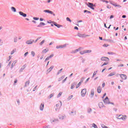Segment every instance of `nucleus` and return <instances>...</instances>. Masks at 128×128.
<instances>
[{
    "label": "nucleus",
    "instance_id": "obj_1",
    "mask_svg": "<svg viewBox=\"0 0 128 128\" xmlns=\"http://www.w3.org/2000/svg\"><path fill=\"white\" fill-rule=\"evenodd\" d=\"M88 8H91V10H94V6H96V5L92 3L88 2Z\"/></svg>",
    "mask_w": 128,
    "mask_h": 128
},
{
    "label": "nucleus",
    "instance_id": "obj_2",
    "mask_svg": "<svg viewBox=\"0 0 128 128\" xmlns=\"http://www.w3.org/2000/svg\"><path fill=\"white\" fill-rule=\"evenodd\" d=\"M86 94V88L82 89L81 91V96L84 97Z\"/></svg>",
    "mask_w": 128,
    "mask_h": 128
},
{
    "label": "nucleus",
    "instance_id": "obj_3",
    "mask_svg": "<svg viewBox=\"0 0 128 128\" xmlns=\"http://www.w3.org/2000/svg\"><path fill=\"white\" fill-rule=\"evenodd\" d=\"M104 104H108L110 102V99H108V97H106V98L104 100Z\"/></svg>",
    "mask_w": 128,
    "mask_h": 128
},
{
    "label": "nucleus",
    "instance_id": "obj_4",
    "mask_svg": "<svg viewBox=\"0 0 128 128\" xmlns=\"http://www.w3.org/2000/svg\"><path fill=\"white\" fill-rule=\"evenodd\" d=\"M100 60L102 62H108V60H110V58L108 57L103 56L101 58Z\"/></svg>",
    "mask_w": 128,
    "mask_h": 128
},
{
    "label": "nucleus",
    "instance_id": "obj_5",
    "mask_svg": "<svg viewBox=\"0 0 128 128\" xmlns=\"http://www.w3.org/2000/svg\"><path fill=\"white\" fill-rule=\"evenodd\" d=\"M68 45V44H64L63 45H60L59 46H56V48H66V46Z\"/></svg>",
    "mask_w": 128,
    "mask_h": 128
},
{
    "label": "nucleus",
    "instance_id": "obj_6",
    "mask_svg": "<svg viewBox=\"0 0 128 128\" xmlns=\"http://www.w3.org/2000/svg\"><path fill=\"white\" fill-rule=\"evenodd\" d=\"M120 78H121L122 80H126V78H128L126 76V75L124 74H120Z\"/></svg>",
    "mask_w": 128,
    "mask_h": 128
},
{
    "label": "nucleus",
    "instance_id": "obj_7",
    "mask_svg": "<svg viewBox=\"0 0 128 128\" xmlns=\"http://www.w3.org/2000/svg\"><path fill=\"white\" fill-rule=\"evenodd\" d=\"M18 12H19V14L22 16L23 18H26V14L24 13V12H22V11H20Z\"/></svg>",
    "mask_w": 128,
    "mask_h": 128
},
{
    "label": "nucleus",
    "instance_id": "obj_8",
    "mask_svg": "<svg viewBox=\"0 0 128 128\" xmlns=\"http://www.w3.org/2000/svg\"><path fill=\"white\" fill-rule=\"evenodd\" d=\"M34 42V40H28L26 42V44H32V42Z\"/></svg>",
    "mask_w": 128,
    "mask_h": 128
},
{
    "label": "nucleus",
    "instance_id": "obj_9",
    "mask_svg": "<svg viewBox=\"0 0 128 128\" xmlns=\"http://www.w3.org/2000/svg\"><path fill=\"white\" fill-rule=\"evenodd\" d=\"M54 26H56L58 28H62V26L56 24V22H54L53 23Z\"/></svg>",
    "mask_w": 128,
    "mask_h": 128
},
{
    "label": "nucleus",
    "instance_id": "obj_10",
    "mask_svg": "<svg viewBox=\"0 0 128 128\" xmlns=\"http://www.w3.org/2000/svg\"><path fill=\"white\" fill-rule=\"evenodd\" d=\"M98 106L100 108H102L104 106V103L102 102H100L98 104Z\"/></svg>",
    "mask_w": 128,
    "mask_h": 128
},
{
    "label": "nucleus",
    "instance_id": "obj_11",
    "mask_svg": "<svg viewBox=\"0 0 128 128\" xmlns=\"http://www.w3.org/2000/svg\"><path fill=\"white\" fill-rule=\"evenodd\" d=\"M46 26V24L44 23L43 22H40L37 26V28H42V26Z\"/></svg>",
    "mask_w": 128,
    "mask_h": 128
},
{
    "label": "nucleus",
    "instance_id": "obj_12",
    "mask_svg": "<svg viewBox=\"0 0 128 128\" xmlns=\"http://www.w3.org/2000/svg\"><path fill=\"white\" fill-rule=\"evenodd\" d=\"M44 12H47L48 14H54V12L52 11H50L48 10H44Z\"/></svg>",
    "mask_w": 128,
    "mask_h": 128
},
{
    "label": "nucleus",
    "instance_id": "obj_13",
    "mask_svg": "<svg viewBox=\"0 0 128 128\" xmlns=\"http://www.w3.org/2000/svg\"><path fill=\"white\" fill-rule=\"evenodd\" d=\"M69 114L70 116H76V111H72L69 112Z\"/></svg>",
    "mask_w": 128,
    "mask_h": 128
},
{
    "label": "nucleus",
    "instance_id": "obj_14",
    "mask_svg": "<svg viewBox=\"0 0 128 128\" xmlns=\"http://www.w3.org/2000/svg\"><path fill=\"white\" fill-rule=\"evenodd\" d=\"M40 110H44V104L42 103L40 106Z\"/></svg>",
    "mask_w": 128,
    "mask_h": 128
},
{
    "label": "nucleus",
    "instance_id": "obj_15",
    "mask_svg": "<svg viewBox=\"0 0 128 128\" xmlns=\"http://www.w3.org/2000/svg\"><path fill=\"white\" fill-rule=\"evenodd\" d=\"M76 86V82H74V83L72 84L71 86H70V89L72 90L74 86Z\"/></svg>",
    "mask_w": 128,
    "mask_h": 128
},
{
    "label": "nucleus",
    "instance_id": "obj_16",
    "mask_svg": "<svg viewBox=\"0 0 128 128\" xmlns=\"http://www.w3.org/2000/svg\"><path fill=\"white\" fill-rule=\"evenodd\" d=\"M16 60L14 61V62L12 64V66H11V67H10L11 70H12V68H14V66H16Z\"/></svg>",
    "mask_w": 128,
    "mask_h": 128
},
{
    "label": "nucleus",
    "instance_id": "obj_17",
    "mask_svg": "<svg viewBox=\"0 0 128 128\" xmlns=\"http://www.w3.org/2000/svg\"><path fill=\"white\" fill-rule=\"evenodd\" d=\"M78 36H79V38H86V34H80V33H78L77 34Z\"/></svg>",
    "mask_w": 128,
    "mask_h": 128
},
{
    "label": "nucleus",
    "instance_id": "obj_18",
    "mask_svg": "<svg viewBox=\"0 0 128 128\" xmlns=\"http://www.w3.org/2000/svg\"><path fill=\"white\" fill-rule=\"evenodd\" d=\"M97 92H98V94H100L102 92V88H100V86L98 87Z\"/></svg>",
    "mask_w": 128,
    "mask_h": 128
},
{
    "label": "nucleus",
    "instance_id": "obj_19",
    "mask_svg": "<svg viewBox=\"0 0 128 128\" xmlns=\"http://www.w3.org/2000/svg\"><path fill=\"white\" fill-rule=\"evenodd\" d=\"M26 64H24L23 66V68H21L20 70V72H22V71L24 70V68H26Z\"/></svg>",
    "mask_w": 128,
    "mask_h": 128
},
{
    "label": "nucleus",
    "instance_id": "obj_20",
    "mask_svg": "<svg viewBox=\"0 0 128 128\" xmlns=\"http://www.w3.org/2000/svg\"><path fill=\"white\" fill-rule=\"evenodd\" d=\"M54 68V66H52L49 68H48L47 72H50V71L52 70V68Z\"/></svg>",
    "mask_w": 128,
    "mask_h": 128
},
{
    "label": "nucleus",
    "instance_id": "obj_21",
    "mask_svg": "<svg viewBox=\"0 0 128 128\" xmlns=\"http://www.w3.org/2000/svg\"><path fill=\"white\" fill-rule=\"evenodd\" d=\"M92 112V108H87L88 114H90Z\"/></svg>",
    "mask_w": 128,
    "mask_h": 128
},
{
    "label": "nucleus",
    "instance_id": "obj_22",
    "mask_svg": "<svg viewBox=\"0 0 128 128\" xmlns=\"http://www.w3.org/2000/svg\"><path fill=\"white\" fill-rule=\"evenodd\" d=\"M30 85V80H28L26 82L25 85L24 86V88H26L28 86Z\"/></svg>",
    "mask_w": 128,
    "mask_h": 128
},
{
    "label": "nucleus",
    "instance_id": "obj_23",
    "mask_svg": "<svg viewBox=\"0 0 128 128\" xmlns=\"http://www.w3.org/2000/svg\"><path fill=\"white\" fill-rule=\"evenodd\" d=\"M80 48H79L78 49L75 50L72 52V54H76V52H80Z\"/></svg>",
    "mask_w": 128,
    "mask_h": 128
},
{
    "label": "nucleus",
    "instance_id": "obj_24",
    "mask_svg": "<svg viewBox=\"0 0 128 128\" xmlns=\"http://www.w3.org/2000/svg\"><path fill=\"white\" fill-rule=\"evenodd\" d=\"M90 94H91V96H92H92H94V89H92L91 90Z\"/></svg>",
    "mask_w": 128,
    "mask_h": 128
},
{
    "label": "nucleus",
    "instance_id": "obj_25",
    "mask_svg": "<svg viewBox=\"0 0 128 128\" xmlns=\"http://www.w3.org/2000/svg\"><path fill=\"white\" fill-rule=\"evenodd\" d=\"M66 76H62L61 77L59 78L58 79V82H60L61 80H64V78Z\"/></svg>",
    "mask_w": 128,
    "mask_h": 128
},
{
    "label": "nucleus",
    "instance_id": "obj_26",
    "mask_svg": "<svg viewBox=\"0 0 128 128\" xmlns=\"http://www.w3.org/2000/svg\"><path fill=\"white\" fill-rule=\"evenodd\" d=\"M11 10H12V12H16V8L12 6L11 8Z\"/></svg>",
    "mask_w": 128,
    "mask_h": 128
},
{
    "label": "nucleus",
    "instance_id": "obj_27",
    "mask_svg": "<svg viewBox=\"0 0 128 128\" xmlns=\"http://www.w3.org/2000/svg\"><path fill=\"white\" fill-rule=\"evenodd\" d=\"M118 120H126V118L122 115V116L120 118H117Z\"/></svg>",
    "mask_w": 128,
    "mask_h": 128
},
{
    "label": "nucleus",
    "instance_id": "obj_28",
    "mask_svg": "<svg viewBox=\"0 0 128 128\" xmlns=\"http://www.w3.org/2000/svg\"><path fill=\"white\" fill-rule=\"evenodd\" d=\"M85 54H90L92 52V50H84Z\"/></svg>",
    "mask_w": 128,
    "mask_h": 128
},
{
    "label": "nucleus",
    "instance_id": "obj_29",
    "mask_svg": "<svg viewBox=\"0 0 128 128\" xmlns=\"http://www.w3.org/2000/svg\"><path fill=\"white\" fill-rule=\"evenodd\" d=\"M80 84H82V82H79V83L76 86V88H78L80 86Z\"/></svg>",
    "mask_w": 128,
    "mask_h": 128
},
{
    "label": "nucleus",
    "instance_id": "obj_30",
    "mask_svg": "<svg viewBox=\"0 0 128 128\" xmlns=\"http://www.w3.org/2000/svg\"><path fill=\"white\" fill-rule=\"evenodd\" d=\"M62 68H61L60 70H59L58 72H57V76H58V74H60V72H62Z\"/></svg>",
    "mask_w": 128,
    "mask_h": 128
},
{
    "label": "nucleus",
    "instance_id": "obj_31",
    "mask_svg": "<svg viewBox=\"0 0 128 128\" xmlns=\"http://www.w3.org/2000/svg\"><path fill=\"white\" fill-rule=\"evenodd\" d=\"M73 96H72V95H71L70 96H69L68 98V100H70V99L72 98Z\"/></svg>",
    "mask_w": 128,
    "mask_h": 128
},
{
    "label": "nucleus",
    "instance_id": "obj_32",
    "mask_svg": "<svg viewBox=\"0 0 128 128\" xmlns=\"http://www.w3.org/2000/svg\"><path fill=\"white\" fill-rule=\"evenodd\" d=\"M96 72H98V70H96V72H94L93 74V75L92 76V78H94V76H96Z\"/></svg>",
    "mask_w": 128,
    "mask_h": 128
},
{
    "label": "nucleus",
    "instance_id": "obj_33",
    "mask_svg": "<svg viewBox=\"0 0 128 128\" xmlns=\"http://www.w3.org/2000/svg\"><path fill=\"white\" fill-rule=\"evenodd\" d=\"M66 20L67 22H72V20H70V18L67 17L66 18Z\"/></svg>",
    "mask_w": 128,
    "mask_h": 128
},
{
    "label": "nucleus",
    "instance_id": "obj_34",
    "mask_svg": "<svg viewBox=\"0 0 128 128\" xmlns=\"http://www.w3.org/2000/svg\"><path fill=\"white\" fill-rule=\"evenodd\" d=\"M31 54H32V56L34 57V56H36V53H34V52L32 51L31 52Z\"/></svg>",
    "mask_w": 128,
    "mask_h": 128
},
{
    "label": "nucleus",
    "instance_id": "obj_35",
    "mask_svg": "<svg viewBox=\"0 0 128 128\" xmlns=\"http://www.w3.org/2000/svg\"><path fill=\"white\" fill-rule=\"evenodd\" d=\"M14 42H18V37L14 38Z\"/></svg>",
    "mask_w": 128,
    "mask_h": 128
},
{
    "label": "nucleus",
    "instance_id": "obj_36",
    "mask_svg": "<svg viewBox=\"0 0 128 128\" xmlns=\"http://www.w3.org/2000/svg\"><path fill=\"white\" fill-rule=\"evenodd\" d=\"M44 40H42L40 43V46H42V44H44Z\"/></svg>",
    "mask_w": 128,
    "mask_h": 128
},
{
    "label": "nucleus",
    "instance_id": "obj_37",
    "mask_svg": "<svg viewBox=\"0 0 128 128\" xmlns=\"http://www.w3.org/2000/svg\"><path fill=\"white\" fill-rule=\"evenodd\" d=\"M48 52V50L44 49L42 50V52H44V54H46V52Z\"/></svg>",
    "mask_w": 128,
    "mask_h": 128
},
{
    "label": "nucleus",
    "instance_id": "obj_38",
    "mask_svg": "<svg viewBox=\"0 0 128 128\" xmlns=\"http://www.w3.org/2000/svg\"><path fill=\"white\" fill-rule=\"evenodd\" d=\"M84 12L86 13V12H88V14H92V12H90V11H88V10H84Z\"/></svg>",
    "mask_w": 128,
    "mask_h": 128
},
{
    "label": "nucleus",
    "instance_id": "obj_39",
    "mask_svg": "<svg viewBox=\"0 0 128 128\" xmlns=\"http://www.w3.org/2000/svg\"><path fill=\"white\" fill-rule=\"evenodd\" d=\"M68 78V77H66L62 81V84H64V82H66V80Z\"/></svg>",
    "mask_w": 128,
    "mask_h": 128
},
{
    "label": "nucleus",
    "instance_id": "obj_40",
    "mask_svg": "<svg viewBox=\"0 0 128 128\" xmlns=\"http://www.w3.org/2000/svg\"><path fill=\"white\" fill-rule=\"evenodd\" d=\"M92 126L94 128H98V126H96V124H92Z\"/></svg>",
    "mask_w": 128,
    "mask_h": 128
},
{
    "label": "nucleus",
    "instance_id": "obj_41",
    "mask_svg": "<svg viewBox=\"0 0 128 128\" xmlns=\"http://www.w3.org/2000/svg\"><path fill=\"white\" fill-rule=\"evenodd\" d=\"M33 19H34V20H40V18H36V17H34V18H33Z\"/></svg>",
    "mask_w": 128,
    "mask_h": 128
},
{
    "label": "nucleus",
    "instance_id": "obj_42",
    "mask_svg": "<svg viewBox=\"0 0 128 128\" xmlns=\"http://www.w3.org/2000/svg\"><path fill=\"white\" fill-rule=\"evenodd\" d=\"M114 76V73H110V74L108 75V76Z\"/></svg>",
    "mask_w": 128,
    "mask_h": 128
},
{
    "label": "nucleus",
    "instance_id": "obj_43",
    "mask_svg": "<svg viewBox=\"0 0 128 128\" xmlns=\"http://www.w3.org/2000/svg\"><path fill=\"white\" fill-rule=\"evenodd\" d=\"M62 92H60L58 94V96H57V98H60V96H62Z\"/></svg>",
    "mask_w": 128,
    "mask_h": 128
},
{
    "label": "nucleus",
    "instance_id": "obj_44",
    "mask_svg": "<svg viewBox=\"0 0 128 128\" xmlns=\"http://www.w3.org/2000/svg\"><path fill=\"white\" fill-rule=\"evenodd\" d=\"M86 54V52H84V50H83V51L80 52V54Z\"/></svg>",
    "mask_w": 128,
    "mask_h": 128
},
{
    "label": "nucleus",
    "instance_id": "obj_45",
    "mask_svg": "<svg viewBox=\"0 0 128 128\" xmlns=\"http://www.w3.org/2000/svg\"><path fill=\"white\" fill-rule=\"evenodd\" d=\"M52 96H54V94H51L49 96H48V98H52Z\"/></svg>",
    "mask_w": 128,
    "mask_h": 128
},
{
    "label": "nucleus",
    "instance_id": "obj_46",
    "mask_svg": "<svg viewBox=\"0 0 128 128\" xmlns=\"http://www.w3.org/2000/svg\"><path fill=\"white\" fill-rule=\"evenodd\" d=\"M54 54H52L50 56H48V58H53L54 57Z\"/></svg>",
    "mask_w": 128,
    "mask_h": 128
},
{
    "label": "nucleus",
    "instance_id": "obj_47",
    "mask_svg": "<svg viewBox=\"0 0 128 128\" xmlns=\"http://www.w3.org/2000/svg\"><path fill=\"white\" fill-rule=\"evenodd\" d=\"M108 62H104L102 66H106V64H108Z\"/></svg>",
    "mask_w": 128,
    "mask_h": 128
},
{
    "label": "nucleus",
    "instance_id": "obj_48",
    "mask_svg": "<svg viewBox=\"0 0 128 128\" xmlns=\"http://www.w3.org/2000/svg\"><path fill=\"white\" fill-rule=\"evenodd\" d=\"M60 120H64V116H60L59 117Z\"/></svg>",
    "mask_w": 128,
    "mask_h": 128
},
{
    "label": "nucleus",
    "instance_id": "obj_49",
    "mask_svg": "<svg viewBox=\"0 0 128 128\" xmlns=\"http://www.w3.org/2000/svg\"><path fill=\"white\" fill-rule=\"evenodd\" d=\"M58 120H54L52 122V124H53V122H56Z\"/></svg>",
    "mask_w": 128,
    "mask_h": 128
},
{
    "label": "nucleus",
    "instance_id": "obj_50",
    "mask_svg": "<svg viewBox=\"0 0 128 128\" xmlns=\"http://www.w3.org/2000/svg\"><path fill=\"white\" fill-rule=\"evenodd\" d=\"M102 2H106V4H108V1L106 0H102Z\"/></svg>",
    "mask_w": 128,
    "mask_h": 128
},
{
    "label": "nucleus",
    "instance_id": "obj_51",
    "mask_svg": "<svg viewBox=\"0 0 128 128\" xmlns=\"http://www.w3.org/2000/svg\"><path fill=\"white\" fill-rule=\"evenodd\" d=\"M84 78H82L80 80V82H81V84L84 82Z\"/></svg>",
    "mask_w": 128,
    "mask_h": 128
},
{
    "label": "nucleus",
    "instance_id": "obj_52",
    "mask_svg": "<svg viewBox=\"0 0 128 128\" xmlns=\"http://www.w3.org/2000/svg\"><path fill=\"white\" fill-rule=\"evenodd\" d=\"M108 44H103V46H104L105 48H108Z\"/></svg>",
    "mask_w": 128,
    "mask_h": 128
},
{
    "label": "nucleus",
    "instance_id": "obj_53",
    "mask_svg": "<svg viewBox=\"0 0 128 128\" xmlns=\"http://www.w3.org/2000/svg\"><path fill=\"white\" fill-rule=\"evenodd\" d=\"M108 54H112V55L114 54V52H108Z\"/></svg>",
    "mask_w": 128,
    "mask_h": 128
},
{
    "label": "nucleus",
    "instance_id": "obj_54",
    "mask_svg": "<svg viewBox=\"0 0 128 128\" xmlns=\"http://www.w3.org/2000/svg\"><path fill=\"white\" fill-rule=\"evenodd\" d=\"M104 40H105L106 42H110V39H103Z\"/></svg>",
    "mask_w": 128,
    "mask_h": 128
},
{
    "label": "nucleus",
    "instance_id": "obj_55",
    "mask_svg": "<svg viewBox=\"0 0 128 128\" xmlns=\"http://www.w3.org/2000/svg\"><path fill=\"white\" fill-rule=\"evenodd\" d=\"M28 52H25L24 54V57L26 56H28Z\"/></svg>",
    "mask_w": 128,
    "mask_h": 128
},
{
    "label": "nucleus",
    "instance_id": "obj_56",
    "mask_svg": "<svg viewBox=\"0 0 128 128\" xmlns=\"http://www.w3.org/2000/svg\"><path fill=\"white\" fill-rule=\"evenodd\" d=\"M38 40H40V37H39V38H37L36 39V40H35L34 42L35 43L36 42H38Z\"/></svg>",
    "mask_w": 128,
    "mask_h": 128
},
{
    "label": "nucleus",
    "instance_id": "obj_57",
    "mask_svg": "<svg viewBox=\"0 0 128 128\" xmlns=\"http://www.w3.org/2000/svg\"><path fill=\"white\" fill-rule=\"evenodd\" d=\"M47 22H48V24H52V23L54 24V22H52L51 20H50L49 21H48Z\"/></svg>",
    "mask_w": 128,
    "mask_h": 128
},
{
    "label": "nucleus",
    "instance_id": "obj_58",
    "mask_svg": "<svg viewBox=\"0 0 128 128\" xmlns=\"http://www.w3.org/2000/svg\"><path fill=\"white\" fill-rule=\"evenodd\" d=\"M109 2H110V4H112L113 6V4H114V2L112 1V0H110Z\"/></svg>",
    "mask_w": 128,
    "mask_h": 128
},
{
    "label": "nucleus",
    "instance_id": "obj_59",
    "mask_svg": "<svg viewBox=\"0 0 128 128\" xmlns=\"http://www.w3.org/2000/svg\"><path fill=\"white\" fill-rule=\"evenodd\" d=\"M14 54V50H12L10 52V54Z\"/></svg>",
    "mask_w": 128,
    "mask_h": 128
},
{
    "label": "nucleus",
    "instance_id": "obj_60",
    "mask_svg": "<svg viewBox=\"0 0 128 128\" xmlns=\"http://www.w3.org/2000/svg\"><path fill=\"white\" fill-rule=\"evenodd\" d=\"M90 78H88L86 80V81L85 82V84H86V82H88V80H90Z\"/></svg>",
    "mask_w": 128,
    "mask_h": 128
},
{
    "label": "nucleus",
    "instance_id": "obj_61",
    "mask_svg": "<svg viewBox=\"0 0 128 128\" xmlns=\"http://www.w3.org/2000/svg\"><path fill=\"white\" fill-rule=\"evenodd\" d=\"M105 86H106V83L104 82V83L102 84V88H104Z\"/></svg>",
    "mask_w": 128,
    "mask_h": 128
},
{
    "label": "nucleus",
    "instance_id": "obj_62",
    "mask_svg": "<svg viewBox=\"0 0 128 128\" xmlns=\"http://www.w3.org/2000/svg\"><path fill=\"white\" fill-rule=\"evenodd\" d=\"M106 96V93H104L103 95V96L102 97V98H104V96Z\"/></svg>",
    "mask_w": 128,
    "mask_h": 128
},
{
    "label": "nucleus",
    "instance_id": "obj_63",
    "mask_svg": "<svg viewBox=\"0 0 128 128\" xmlns=\"http://www.w3.org/2000/svg\"><path fill=\"white\" fill-rule=\"evenodd\" d=\"M0 46H2V42L1 39H0Z\"/></svg>",
    "mask_w": 128,
    "mask_h": 128
},
{
    "label": "nucleus",
    "instance_id": "obj_64",
    "mask_svg": "<svg viewBox=\"0 0 128 128\" xmlns=\"http://www.w3.org/2000/svg\"><path fill=\"white\" fill-rule=\"evenodd\" d=\"M74 30H78V26H75V27L74 28Z\"/></svg>",
    "mask_w": 128,
    "mask_h": 128
}]
</instances>
